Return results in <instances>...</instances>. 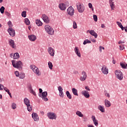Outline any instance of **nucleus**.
Listing matches in <instances>:
<instances>
[{
	"instance_id": "obj_9",
	"label": "nucleus",
	"mask_w": 127,
	"mask_h": 127,
	"mask_svg": "<svg viewBox=\"0 0 127 127\" xmlns=\"http://www.w3.org/2000/svg\"><path fill=\"white\" fill-rule=\"evenodd\" d=\"M7 31L9 35H10V36H12V37H14V36H15V31L13 28H9L7 30Z\"/></svg>"
},
{
	"instance_id": "obj_37",
	"label": "nucleus",
	"mask_w": 127,
	"mask_h": 127,
	"mask_svg": "<svg viewBox=\"0 0 127 127\" xmlns=\"http://www.w3.org/2000/svg\"><path fill=\"white\" fill-rule=\"evenodd\" d=\"M77 23L75 21H73V28L76 29L77 28Z\"/></svg>"
},
{
	"instance_id": "obj_36",
	"label": "nucleus",
	"mask_w": 127,
	"mask_h": 127,
	"mask_svg": "<svg viewBox=\"0 0 127 127\" xmlns=\"http://www.w3.org/2000/svg\"><path fill=\"white\" fill-rule=\"evenodd\" d=\"M16 104L13 103L11 104V108L12 109V110H15V109H16Z\"/></svg>"
},
{
	"instance_id": "obj_38",
	"label": "nucleus",
	"mask_w": 127,
	"mask_h": 127,
	"mask_svg": "<svg viewBox=\"0 0 127 127\" xmlns=\"http://www.w3.org/2000/svg\"><path fill=\"white\" fill-rule=\"evenodd\" d=\"M87 43H91V42L90 40L86 39L85 41H84L83 44L84 45H86V44H87Z\"/></svg>"
},
{
	"instance_id": "obj_15",
	"label": "nucleus",
	"mask_w": 127,
	"mask_h": 127,
	"mask_svg": "<svg viewBox=\"0 0 127 127\" xmlns=\"http://www.w3.org/2000/svg\"><path fill=\"white\" fill-rule=\"evenodd\" d=\"M88 32H89L92 36H94L95 38H97V37H98V34L96 33V32H95V31L93 30H88L87 31V33H88Z\"/></svg>"
},
{
	"instance_id": "obj_8",
	"label": "nucleus",
	"mask_w": 127,
	"mask_h": 127,
	"mask_svg": "<svg viewBox=\"0 0 127 127\" xmlns=\"http://www.w3.org/2000/svg\"><path fill=\"white\" fill-rule=\"evenodd\" d=\"M47 116L50 120H56V118H57L56 114L53 112H49L47 113Z\"/></svg>"
},
{
	"instance_id": "obj_30",
	"label": "nucleus",
	"mask_w": 127,
	"mask_h": 127,
	"mask_svg": "<svg viewBox=\"0 0 127 127\" xmlns=\"http://www.w3.org/2000/svg\"><path fill=\"white\" fill-rule=\"evenodd\" d=\"M76 115L78 116V117H80V118H83V114H82V112L79 111H76Z\"/></svg>"
},
{
	"instance_id": "obj_21",
	"label": "nucleus",
	"mask_w": 127,
	"mask_h": 127,
	"mask_svg": "<svg viewBox=\"0 0 127 127\" xmlns=\"http://www.w3.org/2000/svg\"><path fill=\"white\" fill-rule=\"evenodd\" d=\"M32 117L35 122H37L39 121V117H38V115L36 113H33L32 114Z\"/></svg>"
},
{
	"instance_id": "obj_39",
	"label": "nucleus",
	"mask_w": 127,
	"mask_h": 127,
	"mask_svg": "<svg viewBox=\"0 0 127 127\" xmlns=\"http://www.w3.org/2000/svg\"><path fill=\"white\" fill-rule=\"evenodd\" d=\"M4 9H5V8L3 7V6H2L0 8V11L1 13H4Z\"/></svg>"
},
{
	"instance_id": "obj_50",
	"label": "nucleus",
	"mask_w": 127,
	"mask_h": 127,
	"mask_svg": "<svg viewBox=\"0 0 127 127\" xmlns=\"http://www.w3.org/2000/svg\"><path fill=\"white\" fill-rule=\"evenodd\" d=\"M85 90H87V91H90V88H89V86H85Z\"/></svg>"
},
{
	"instance_id": "obj_29",
	"label": "nucleus",
	"mask_w": 127,
	"mask_h": 127,
	"mask_svg": "<svg viewBox=\"0 0 127 127\" xmlns=\"http://www.w3.org/2000/svg\"><path fill=\"white\" fill-rule=\"evenodd\" d=\"M18 58H19V54L18 53L13 54V59H18Z\"/></svg>"
},
{
	"instance_id": "obj_33",
	"label": "nucleus",
	"mask_w": 127,
	"mask_h": 127,
	"mask_svg": "<svg viewBox=\"0 0 127 127\" xmlns=\"http://www.w3.org/2000/svg\"><path fill=\"white\" fill-rule=\"evenodd\" d=\"M19 78H20V79H24V78H25V74L22 73H20Z\"/></svg>"
},
{
	"instance_id": "obj_3",
	"label": "nucleus",
	"mask_w": 127,
	"mask_h": 127,
	"mask_svg": "<svg viewBox=\"0 0 127 127\" xmlns=\"http://www.w3.org/2000/svg\"><path fill=\"white\" fill-rule=\"evenodd\" d=\"M76 7L78 12H80V13H82V12L85 11V6H84V4L82 3H77L76 4Z\"/></svg>"
},
{
	"instance_id": "obj_28",
	"label": "nucleus",
	"mask_w": 127,
	"mask_h": 127,
	"mask_svg": "<svg viewBox=\"0 0 127 127\" xmlns=\"http://www.w3.org/2000/svg\"><path fill=\"white\" fill-rule=\"evenodd\" d=\"M72 91L73 95H74V96H78V90H77V89H76V88H72Z\"/></svg>"
},
{
	"instance_id": "obj_53",
	"label": "nucleus",
	"mask_w": 127,
	"mask_h": 127,
	"mask_svg": "<svg viewBox=\"0 0 127 127\" xmlns=\"http://www.w3.org/2000/svg\"><path fill=\"white\" fill-rule=\"evenodd\" d=\"M105 96H106V97H108V98H110V94L109 93H106Z\"/></svg>"
},
{
	"instance_id": "obj_55",
	"label": "nucleus",
	"mask_w": 127,
	"mask_h": 127,
	"mask_svg": "<svg viewBox=\"0 0 127 127\" xmlns=\"http://www.w3.org/2000/svg\"><path fill=\"white\" fill-rule=\"evenodd\" d=\"M100 52H102V46H100L99 48Z\"/></svg>"
},
{
	"instance_id": "obj_31",
	"label": "nucleus",
	"mask_w": 127,
	"mask_h": 127,
	"mask_svg": "<svg viewBox=\"0 0 127 127\" xmlns=\"http://www.w3.org/2000/svg\"><path fill=\"white\" fill-rule=\"evenodd\" d=\"M65 94H66L67 98L68 99H69V100L72 99V95H71V94H70V92H69V91H66Z\"/></svg>"
},
{
	"instance_id": "obj_51",
	"label": "nucleus",
	"mask_w": 127,
	"mask_h": 127,
	"mask_svg": "<svg viewBox=\"0 0 127 127\" xmlns=\"http://www.w3.org/2000/svg\"><path fill=\"white\" fill-rule=\"evenodd\" d=\"M0 90H3V86H2V84H0Z\"/></svg>"
},
{
	"instance_id": "obj_49",
	"label": "nucleus",
	"mask_w": 127,
	"mask_h": 127,
	"mask_svg": "<svg viewBox=\"0 0 127 127\" xmlns=\"http://www.w3.org/2000/svg\"><path fill=\"white\" fill-rule=\"evenodd\" d=\"M88 6H89V8H92V7H93V5L91 3H89Z\"/></svg>"
},
{
	"instance_id": "obj_19",
	"label": "nucleus",
	"mask_w": 127,
	"mask_h": 127,
	"mask_svg": "<svg viewBox=\"0 0 127 127\" xmlns=\"http://www.w3.org/2000/svg\"><path fill=\"white\" fill-rule=\"evenodd\" d=\"M91 118L93 122L94 125H95L96 127H98L99 126V122H98V120L96 119V117H95V116H92Z\"/></svg>"
},
{
	"instance_id": "obj_42",
	"label": "nucleus",
	"mask_w": 127,
	"mask_h": 127,
	"mask_svg": "<svg viewBox=\"0 0 127 127\" xmlns=\"http://www.w3.org/2000/svg\"><path fill=\"white\" fill-rule=\"evenodd\" d=\"M8 25L9 26V28H11L12 27V24H11V21H9L7 23Z\"/></svg>"
},
{
	"instance_id": "obj_27",
	"label": "nucleus",
	"mask_w": 127,
	"mask_h": 127,
	"mask_svg": "<svg viewBox=\"0 0 127 127\" xmlns=\"http://www.w3.org/2000/svg\"><path fill=\"white\" fill-rule=\"evenodd\" d=\"M109 3H110V6L111 7V9H114V8H115V4H114V2H113V0H110Z\"/></svg>"
},
{
	"instance_id": "obj_45",
	"label": "nucleus",
	"mask_w": 127,
	"mask_h": 127,
	"mask_svg": "<svg viewBox=\"0 0 127 127\" xmlns=\"http://www.w3.org/2000/svg\"><path fill=\"white\" fill-rule=\"evenodd\" d=\"M14 74L16 77H19V72L18 71H16L14 72Z\"/></svg>"
},
{
	"instance_id": "obj_34",
	"label": "nucleus",
	"mask_w": 127,
	"mask_h": 127,
	"mask_svg": "<svg viewBox=\"0 0 127 127\" xmlns=\"http://www.w3.org/2000/svg\"><path fill=\"white\" fill-rule=\"evenodd\" d=\"M48 66H49V68L51 70H52V69L53 68V64H52V63L51 62H48Z\"/></svg>"
},
{
	"instance_id": "obj_41",
	"label": "nucleus",
	"mask_w": 127,
	"mask_h": 127,
	"mask_svg": "<svg viewBox=\"0 0 127 127\" xmlns=\"http://www.w3.org/2000/svg\"><path fill=\"white\" fill-rule=\"evenodd\" d=\"M21 15L23 17H26V11H23L21 13Z\"/></svg>"
},
{
	"instance_id": "obj_12",
	"label": "nucleus",
	"mask_w": 127,
	"mask_h": 127,
	"mask_svg": "<svg viewBox=\"0 0 127 127\" xmlns=\"http://www.w3.org/2000/svg\"><path fill=\"white\" fill-rule=\"evenodd\" d=\"M48 52L51 56H54L55 55V50L52 47H49L48 49Z\"/></svg>"
},
{
	"instance_id": "obj_64",
	"label": "nucleus",
	"mask_w": 127,
	"mask_h": 127,
	"mask_svg": "<svg viewBox=\"0 0 127 127\" xmlns=\"http://www.w3.org/2000/svg\"><path fill=\"white\" fill-rule=\"evenodd\" d=\"M125 30L126 32H127V26L125 27Z\"/></svg>"
},
{
	"instance_id": "obj_46",
	"label": "nucleus",
	"mask_w": 127,
	"mask_h": 127,
	"mask_svg": "<svg viewBox=\"0 0 127 127\" xmlns=\"http://www.w3.org/2000/svg\"><path fill=\"white\" fill-rule=\"evenodd\" d=\"M116 23L117 24H118V26H119V27H122V26H123L122 23L120 22L119 21H117Z\"/></svg>"
},
{
	"instance_id": "obj_22",
	"label": "nucleus",
	"mask_w": 127,
	"mask_h": 127,
	"mask_svg": "<svg viewBox=\"0 0 127 127\" xmlns=\"http://www.w3.org/2000/svg\"><path fill=\"white\" fill-rule=\"evenodd\" d=\"M28 37L30 41H35L37 38L36 36L34 35H29Z\"/></svg>"
},
{
	"instance_id": "obj_10",
	"label": "nucleus",
	"mask_w": 127,
	"mask_h": 127,
	"mask_svg": "<svg viewBox=\"0 0 127 127\" xmlns=\"http://www.w3.org/2000/svg\"><path fill=\"white\" fill-rule=\"evenodd\" d=\"M101 71L104 75H108V74H109V68H108L106 65L102 66Z\"/></svg>"
},
{
	"instance_id": "obj_44",
	"label": "nucleus",
	"mask_w": 127,
	"mask_h": 127,
	"mask_svg": "<svg viewBox=\"0 0 127 127\" xmlns=\"http://www.w3.org/2000/svg\"><path fill=\"white\" fill-rule=\"evenodd\" d=\"M93 18L94 21H98V17L96 15H93Z\"/></svg>"
},
{
	"instance_id": "obj_16",
	"label": "nucleus",
	"mask_w": 127,
	"mask_h": 127,
	"mask_svg": "<svg viewBox=\"0 0 127 127\" xmlns=\"http://www.w3.org/2000/svg\"><path fill=\"white\" fill-rule=\"evenodd\" d=\"M59 7L61 10H66V4L64 3H61L59 5Z\"/></svg>"
},
{
	"instance_id": "obj_48",
	"label": "nucleus",
	"mask_w": 127,
	"mask_h": 127,
	"mask_svg": "<svg viewBox=\"0 0 127 127\" xmlns=\"http://www.w3.org/2000/svg\"><path fill=\"white\" fill-rule=\"evenodd\" d=\"M5 14H6L7 16H10V13L8 12H5Z\"/></svg>"
},
{
	"instance_id": "obj_58",
	"label": "nucleus",
	"mask_w": 127,
	"mask_h": 127,
	"mask_svg": "<svg viewBox=\"0 0 127 127\" xmlns=\"http://www.w3.org/2000/svg\"><path fill=\"white\" fill-rule=\"evenodd\" d=\"M6 92L7 93V94H8V95L9 96H10V92H9V90L8 89V90L6 91Z\"/></svg>"
},
{
	"instance_id": "obj_32",
	"label": "nucleus",
	"mask_w": 127,
	"mask_h": 127,
	"mask_svg": "<svg viewBox=\"0 0 127 127\" xmlns=\"http://www.w3.org/2000/svg\"><path fill=\"white\" fill-rule=\"evenodd\" d=\"M27 109L28 112H31V111H32V106L30 104L29 105H27Z\"/></svg>"
},
{
	"instance_id": "obj_57",
	"label": "nucleus",
	"mask_w": 127,
	"mask_h": 127,
	"mask_svg": "<svg viewBox=\"0 0 127 127\" xmlns=\"http://www.w3.org/2000/svg\"><path fill=\"white\" fill-rule=\"evenodd\" d=\"M101 27L102 28H105V27H106V26H105V25L104 24H101Z\"/></svg>"
},
{
	"instance_id": "obj_62",
	"label": "nucleus",
	"mask_w": 127,
	"mask_h": 127,
	"mask_svg": "<svg viewBox=\"0 0 127 127\" xmlns=\"http://www.w3.org/2000/svg\"><path fill=\"white\" fill-rule=\"evenodd\" d=\"M83 122H87V118H83Z\"/></svg>"
},
{
	"instance_id": "obj_14",
	"label": "nucleus",
	"mask_w": 127,
	"mask_h": 127,
	"mask_svg": "<svg viewBox=\"0 0 127 127\" xmlns=\"http://www.w3.org/2000/svg\"><path fill=\"white\" fill-rule=\"evenodd\" d=\"M58 91L59 92L60 97H61V98H64V93H63V88H62V87L59 86Z\"/></svg>"
},
{
	"instance_id": "obj_25",
	"label": "nucleus",
	"mask_w": 127,
	"mask_h": 127,
	"mask_svg": "<svg viewBox=\"0 0 127 127\" xmlns=\"http://www.w3.org/2000/svg\"><path fill=\"white\" fill-rule=\"evenodd\" d=\"M98 110L101 112V113H105V107L101 106V105H99L98 107Z\"/></svg>"
},
{
	"instance_id": "obj_59",
	"label": "nucleus",
	"mask_w": 127,
	"mask_h": 127,
	"mask_svg": "<svg viewBox=\"0 0 127 127\" xmlns=\"http://www.w3.org/2000/svg\"><path fill=\"white\" fill-rule=\"evenodd\" d=\"M10 57L11 58H13V54H10Z\"/></svg>"
},
{
	"instance_id": "obj_54",
	"label": "nucleus",
	"mask_w": 127,
	"mask_h": 127,
	"mask_svg": "<svg viewBox=\"0 0 127 127\" xmlns=\"http://www.w3.org/2000/svg\"><path fill=\"white\" fill-rule=\"evenodd\" d=\"M39 93L40 94H42V89L39 88Z\"/></svg>"
},
{
	"instance_id": "obj_20",
	"label": "nucleus",
	"mask_w": 127,
	"mask_h": 127,
	"mask_svg": "<svg viewBox=\"0 0 127 127\" xmlns=\"http://www.w3.org/2000/svg\"><path fill=\"white\" fill-rule=\"evenodd\" d=\"M8 43L11 47L12 48H15V44L14 43V41H13V40L9 39Z\"/></svg>"
},
{
	"instance_id": "obj_13",
	"label": "nucleus",
	"mask_w": 127,
	"mask_h": 127,
	"mask_svg": "<svg viewBox=\"0 0 127 127\" xmlns=\"http://www.w3.org/2000/svg\"><path fill=\"white\" fill-rule=\"evenodd\" d=\"M42 18L44 20V22H45L46 23H49V22H50V20L49 19V18L46 14H43Z\"/></svg>"
},
{
	"instance_id": "obj_5",
	"label": "nucleus",
	"mask_w": 127,
	"mask_h": 127,
	"mask_svg": "<svg viewBox=\"0 0 127 127\" xmlns=\"http://www.w3.org/2000/svg\"><path fill=\"white\" fill-rule=\"evenodd\" d=\"M115 73L116 77L117 79L120 80L121 81L124 79V74H123V72L121 71V70H116Z\"/></svg>"
},
{
	"instance_id": "obj_26",
	"label": "nucleus",
	"mask_w": 127,
	"mask_h": 127,
	"mask_svg": "<svg viewBox=\"0 0 127 127\" xmlns=\"http://www.w3.org/2000/svg\"><path fill=\"white\" fill-rule=\"evenodd\" d=\"M36 24L38 26H42V24H43L42 22H41V21H40L39 19H37L36 20Z\"/></svg>"
},
{
	"instance_id": "obj_23",
	"label": "nucleus",
	"mask_w": 127,
	"mask_h": 127,
	"mask_svg": "<svg viewBox=\"0 0 127 127\" xmlns=\"http://www.w3.org/2000/svg\"><path fill=\"white\" fill-rule=\"evenodd\" d=\"M105 107H106V108H110V107H111V102H110V101H109L108 99H105Z\"/></svg>"
},
{
	"instance_id": "obj_17",
	"label": "nucleus",
	"mask_w": 127,
	"mask_h": 127,
	"mask_svg": "<svg viewBox=\"0 0 127 127\" xmlns=\"http://www.w3.org/2000/svg\"><path fill=\"white\" fill-rule=\"evenodd\" d=\"M82 94L85 97V98H86V99L90 98V94L87 90L82 91Z\"/></svg>"
},
{
	"instance_id": "obj_2",
	"label": "nucleus",
	"mask_w": 127,
	"mask_h": 127,
	"mask_svg": "<svg viewBox=\"0 0 127 127\" xmlns=\"http://www.w3.org/2000/svg\"><path fill=\"white\" fill-rule=\"evenodd\" d=\"M30 68L37 76H40V75H41V72H40V70H39V68L36 67V66L34 65H31L30 66Z\"/></svg>"
},
{
	"instance_id": "obj_43",
	"label": "nucleus",
	"mask_w": 127,
	"mask_h": 127,
	"mask_svg": "<svg viewBox=\"0 0 127 127\" xmlns=\"http://www.w3.org/2000/svg\"><path fill=\"white\" fill-rule=\"evenodd\" d=\"M30 93L31 94H33V95H34V96H36V93H35V92L34 91V90L33 89H31Z\"/></svg>"
},
{
	"instance_id": "obj_56",
	"label": "nucleus",
	"mask_w": 127,
	"mask_h": 127,
	"mask_svg": "<svg viewBox=\"0 0 127 127\" xmlns=\"http://www.w3.org/2000/svg\"><path fill=\"white\" fill-rule=\"evenodd\" d=\"M3 89H4V90L5 91V92L8 90V89H7V88L6 87H4Z\"/></svg>"
},
{
	"instance_id": "obj_24",
	"label": "nucleus",
	"mask_w": 127,
	"mask_h": 127,
	"mask_svg": "<svg viewBox=\"0 0 127 127\" xmlns=\"http://www.w3.org/2000/svg\"><path fill=\"white\" fill-rule=\"evenodd\" d=\"M24 103L26 106H29L30 105V101L26 98H24Z\"/></svg>"
},
{
	"instance_id": "obj_11",
	"label": "nucleus",
	"mask_w": 127,
	"mask_h": 127,
	"mask_svg": "<svg viewBox=\"0 0 127 127\" xmlns=\"http://www.w3.org/2000/svg\"><path fill=\"white\" fill-rule=\"evenodd\" d=\"M86 79H87V73L86 72L83 71L81 72V75L80 78V81H85Z\"/></svg>"
},
{
	"instance_id": "obj_40",
	"label": "nucleus",
	"mask_w": 127,
	"mask_h": 127,
	"mask_svg": "<svg viewBox=\"0 0 127 127\" xmlns=\"http://www.w3.org/2000/svg\"><path fill=\"white\" fill-rule=\"evenodd\" d=\"M120 66H121V67L122 68H123V69H127V64H120Z\"/></svg>"
},
{
	"instance_id": "obj_4",
	"label": "nucleus",
	"mask_w": 127,
	"mask_h": 127,
	"mask_svg": "<svg viewBox=\"0 0 127 127\" xmlns=\"http://www.w3.org/2000/svg\"><path fill=\"white\" fill-rule=\"evenodd\" d=\"M45 30L50 35L54 34V30L49 25L45 26Z\"/></svg>"
},
{
	"instance_id": "obj_1",
	"label": "nucleus",
	"mask_w": 127,
	"mask_h": 127,
	"mask_svg": "<svg viewBox=\"0 0 127 127\" xmlns=\"http://www.w3.org/2000/svg\"><path fill=\"white\" fill-rule=\"evenodd\" d=\"M12 65L14 68H16L17 69H20V68L22 67V62L21 61H19L15 63V61L12 60L11 61Z\"/></svg>"
},
{
	"instance_id": "obj_63",
	"label": "nucleus",
	"mask_w": 127,
	"mask_h": 127,
	"mask_svg": "<svg viewBox=\"0 0 127 127\" xmlns=\"http://www.w3.org/2000/svg\"><path fill=\"white\" fill-rule=\"evenodd\" d=\"M88 127H94L93 125H88L87 126Z\"/></svg>"
},
{
	"instance_id": "obj_61",
	"label": "nucleus",
	"mask_w": 127,
	"mask_h": 127,
	"mask_svg": "<svg viewBox=\"0 0 127 127\" xmlns=\"http://www.w3.org/2000/svg\"><path fill=\"white\" fill-rule=\"evenodd\" d=\"M91 41H92V42H93L94 43H95L96 42V40H95V39H92V40H91Z\"/></svg>"
},
{
	"instance_id": "obj_52",
	"label": "nucleus",
	"mask_w": 127,
	"mask_h": 127,
	"mask_svg": "<svg viewBox=\"0 0 127 127\" xmlns=\"http://www.w3.org/2000/svg\"><path fill=\"white\" fill-rule=\"evenodd\" d=\"M118 43L119 44H122V43H125V42L123 41H119Z\"/></svg>"
},
{
	"instance_id": "obj_7",
	"label": "nucleus",
	"mask_w": 127,
	"mask_h": 127,
	"mask_svg": "<svg viewBox=\"0 0 127 127\" xmlns=\"http://www.w3.org/2000/svg\"><path fill=\"white\" fill-rule=\"evenodd\" d=\"M67 13L68 15H70V16H73V15H74V13H75V9H74V8H73L72 6H70L67 9Z\"/></svg>"
},
{
	"instance_id": "obj_47",
	"label": "nucleus",
	"mask_w": 127,
	"mask_h": 127,
	"mask_svg": "<svg viewBox=\"0 0 127 127\" xmlns=\"http://www.w3.org/2000/svg\"><path fill=\"white\" fill-rule=\"evenodd\" d=\"M120 50H124V49H125V47H124V46L120 45Z\"/></svg>"
},
{
	"instance_id": "obj_6",
	"label": "nucleus",
	"mask_w": 127,
	"mask_h": 127,
	"mask_svg": "<svg viewBox=\"0 0 127 127\" xmlns=\"http://www.w3.org/2000/svg\"><path fill=\"white\" fill-rule=\"evenodd\" d=\"M47 91H45L42 92V93H39V96L40 97V98H42V99L45 101V102H47L48 101V98H47Z\"/></svg>"
},
{
	"instance_id": "obj_18",
	"label": "nucleus",
	"mask_w": 127,
	"mask_h": 127,
	"mask_svg": "<svg viewBox=\"0 0 127 127\" xmlns=\"http://www.w3.org/2000/svg\"><path fill=\"white\" fill-rule=\"evenodd\" d=\"M74 52L75 54H76L77 56L78 57H81V53L80 52V50H79V48L77 47H75L74 48Z\"/></svg>"
},
{
	"instance_id": "obj_35",
	"label": "nucleus",
	"mask_w": 127,
	"mask_h": 127,
	"mask_svg": "<svg viewBox=\"0 0 127 127\" xmlns=\"http://www.w3.org/2000/svg\"><path fill=\"white\" fill-rule=\"evenodd\" d=\"M24 22L26 25H29V24H30V21H29V19H28V18H25Z\"/></svg>"
},
{
	"instance_id": "obj_60",
	"label": "nucleus",
	"mask_w": 127,
	"mask_h": 127,
	"mask_svg": "<svg viewBox=\"0 0 127 127\" xmlns=\"http://www.w3.org/2000/svg\"><path fill=\"white\" fill-rule=\"evenodd\" d=\"M120 28H121L122 30H125V28L123 26H122V27H120Z\"/></svg>"
}]
</instances>
